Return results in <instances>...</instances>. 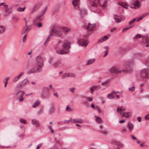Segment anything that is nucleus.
I'll list each match as a JSON object with an SVG mask.
<instances>
[{
    "label": "nucleus",
    "mask_w": 149,
    "mask_h": 149,
    "mask_svg": "<svg viewBox=\"0 0 149 149\" xmlns=\"http://www.w3.org/2000/svg\"><path fill=\"white\" fill-rule=\"evenodd\" d=\"M90 4L91 5V10L96 13H99L100 10L98 6V3L99 2V4L101 7L104 6L107 3V0H89Z\"/></svg>",
    "instance_id": "1"
},
{
    "label": "nucleus",
    "mask_w": 149,
    "mask_h": 149,
    "mask_svg": "<svg viewBox=\"0 0 149 149\" xmlns=\"http://www.w3.org/2000/svg\"><path fill=\"white\" fill-rule=\"evenodd\" d=\"M63 49H58L55 48L56 52L58 54H63L68 53L69 52V49L70 48V42L67 40L63 41L62 45Z\"/></svg>",
    "instance_id": "2"
},
{
    "label": "nucleus",
    "mask_w": 149,
    "mask_h": 149,
    "mask_svg": "<svg viewBox=\"0 0 149 149\" xmlns=\"http://www.w3.org/2000/svg\"><path fill=\"white\" fill-rule=\"evenodd\" d=\"M43 66L35 64V66L32 69L29 70L27 72V74H30L36 73H38L41 72L42 70V68Z\"/></svg>",
    "instance_id": "3"
},
{
    "label": "nucleus",
    "mask_w": 149,
    "mask_h": 149,
    "mask_svg": "<svg viewBox=\"0 0 149 149\" xmlns=\"http://www.w3.org/2000/svg\"><path fill=\"white\" fill-rule=\"evenodd\" d=\"M52 32L50 34L57 37L61 36L63 34L62 31L61 27H55L53 28L51 30Z\"/></svg>",
    "instance_id": "4"
},
{
    "label": "nucleus",
    "mask_w": 149,
    "mask_h": 149,
    "mask_svg": "<svg viewBox=\"0 0 149 149\" xmlns=\"http://www.w3.org/2000/svg\"><path fill=\"white\" fill-rule=\"evenodd\" d=\"M109 71L110 73L115 74L120 73L123 72H127V70H119L116 66H113L109 68Z\"/></svg>",
    "instance_id": "5"
},
{
    "label": "nucleus",
    "mask_w": 149,
    "mask_h": 149,
    "mask_svg": "<svg viewBox=\"0 0 149 149\" xmlns=\"http://www.w3.org/2000/svg\"><path fill=\"white\" fill-rule=\"evenodd\" d=\"M78 44L79 46L86 47L88 43V41L84 39L83 37H81L78 40Z\"/></svg>",
    "instance_id": "6"
},
{
    "label": "nucleus",
    "mask_w": 149,
    "mask_h": 149,
    "mask_svg": "<svg viewBox=\"0 0 149 149\" xmlns=\"http://www.w3.org/2000/svg\"><path fill=\"white\" fill-rule=\"evenodd\" d=\"M141 77L143 78L149 79V70L147 68L143 69L140 73Z\"/></svg>",
    "instance_id": "7"
},
{
    "label": "nucleus",
    "mask_w": 149,
    "mask_h": 149,
    "mask_svg": "<svg viewBox=\"0 0 149 149\" xmlns=\"http://www.w3.org/2000/svg\"><path fill=\"white\" fill-rule=\"evenodd\" d=\"M44 61V58L41 55H39L36 58L35 64L43 66Z\"/></svg>",
    "instance_id": "8"
},
{
    "label": "nucleus",
    "mask_w": 149,
    "mask_h": 149,
    "mask_svg": "<svg viewBox=\"0 0 149 149\" xmlns=\"http://www.w3.org/2000/svg\"><path fill=\"white\" fill-rule=\"evenodd\" d=\"M25 20V22L26 24V25L25 26H24L22 31V33L23 34H27L28 33V32L31 30V27L29 26H27L26 25L27 24V22L26 21L25 19H24Z\"/></svg>",
    "instance_id": "9"
},
{
    "label": "nucleus",
    "mask_w": 149,
    "mask_h": 149,
    "mask_svg": "<svg viewBox=\"0 0 149 149\" xmlns=\"http://www.w3.org/2000/svg\"><path fill=\"white\" fill-rule=\"evenodd\" d=\"M29 83V81L28 80L26 79H24L18 84L17 87L20 89L22 88L28 84Z\"/></svg>",
    "instance_id": "10"
},
{
    "label": "nucleus",
    "mask_w": 149,
    "mask_h": 149,
    "mask_svg": "<svg viewBox=\"0 0 149 149\" xmlns=\"http://www.w3.org/2000/svg\"><path fill=\"white\" fill-rule=\"evenodd\" d=\"M87 29L89 32H92L95 31L96 29L95 24L88 23V26H87Z\"/></svg>",
    "instance_id": "11"
},
{
    "label": "nucleus",
    "mask_w": 149,
    "mask_h": 149,
    "mask_svg": "<svg viewBox=\"0 0 149 149\" xmlns=\"http://www.w3.org/2000/svg\"><path fill=\"white\" fill-rule=\"evenodd\" d=\"M24 74V72H20L13 79L12 82L13 83H15L17 82L21 77Z\"/></svg>",
    "instance_id": "12"
},
{
    "label": "nucleus",
    "mask_w": 149,
    "mask_h": 149,
    "mask_svg": "<svg viewBox=\"0 0 149 149\" xmlns=\"http://www.w3.org/2000/svg\"><path fill=\"white\" fill-rule=\"evenodd\" d=\"M42 95L44 97H48V89L46 87H43L42 88Z\"/></svg>",
    "instance_id": "13"
},
{
    "label": "nucleus",
    "mask_w": 149,
    "mask_h": 149,
    "mask_svg": "<svg viewBox=\"0 0 149 149\" xmlns=\"http://www.w3.org/2000/svg\"><path fill=\"white\" fill-rule=\"evenodd\" d=\"M47 8V6H46L45 9H43L40 12L39 15H38L37 17V18L40 20H42L43 19V15L45 13L46 11V10Z\"/></svg>",
    "instance_id": "14"
},
{
    "label": "nucleus",
    "mask_w": 149,
    "mask_h": 149,
    "mask_svg": "<svg viewBox=\"0 0 149 149\" xmlns=\"http://www.w3.org/2000/svg\"><path fill=\"white\" fill-rule=\"evenodd\" d=\"M63 65L60 61H55V63L53 67L54 68H58L62 67Z\"/></svg>",
    "instance_id": "15"
},
{
    "label": "nucleus",
    "mask_w": 149,
    "mask_h": 149,
    "mask_svg": "<svg viewBox=\"0 0 149 149\" xmlns=\"http://www.w3.org/2000/svg\"><path fill=\"white\" fill-rule=\"evenodd\" d=\"M3 6L4 8L6 9L5 11L8 14H10L11 12L9 10V9L8 8V5L6 4L5 2H2L0 3V6Z\"/></svg>",
    "instance_id": "16"
},
{
    "label": "nucleus",
    "mask_w": 149,
    "mask_h": 149,
    "mask_svg": "<svg viewBox=\"0 0 149 149\" xmlns=\"http://www.w3.org/2000/svg\"><path fill=\"white\" fill-rule=\"evenodd\" d=\"M31 124L36 127H38L40 126V124L38 120L36 119H33L31 120Z\"/></svg>",
    "instance_id": "17"
},
{
    "label": "nucleus",
    "mask_w": 149,
    "mask_h": 149,
    "mask_svg": "<svg viewBox=\"0 0 149 149\" xmlns=\"http://www.w3.org/2000/svg\"><path fill=\"white\" fill-rule=\"evenodd\" d=\"M23 96L22 94L18 92L16 94V98L17 100H18L20 102H21L24 100Z\"/></svg>",
    "instance_id": "18"
},
{
    "label": "nucleus",
    "mask_w": 149,
    "mask_h": 149,
    "mask_svg": "<svg viewBox=\"0 0 149 149\" xmlns=\"http://www.w3.org/2000/svg\"><path fill=\"white\" fill-rule=\"evenodd\" d=\"M132 115L131 112H124L123 113L122 116L125 118H127L130 117Z\"/></svg>",
    "instance_id": "19"
},
{
    "label": "nucleus",
    "mask_w": 149,
    "mask_h": 149,
    "mask_svg": "<svg viewBox=\"0 0 149 149\" xmlns=\"http://www.w3.org/2000/svg\"><path fill=\"white\" fill-rule=\"evenodd\" d=\"M72 4L74 8L77 9L79 6V1L77 0H74L72 1Z\"/></svg>",
    "instance_id": "20"
},
{
    "label": "nucleus",
    "mask_w": 149,
    "mask_h": 149,
    "mask_svg": "<svg viewBox=\"0 0 149 149\" xmlns=\"http://www.w3.org/2000/svg\"><path fill=\"white\" fill-rule=\"evenodd\" d=\"M127 126L128 129L130 132H131L133 131L134 128V125L131 122H129L128 123Z\"/></svg>",
    "instance_id": "21"
},
{
    "label": "nucleus",
    "mask_w": 149,
    "mask_h": 149,
    "mask_svg": "<svg viewBox=\"0 0 149 149\" xmlns=\"http://www.w3.org/2000/svg\"><path fill=\"white\" fill-rule=\"evenodd\" d=\"M62 30H63L64 33H67L71 30V29L70 27H67L66 26H63L61 27Z\"/></svg>",
    "instance_id": "22"
},
{
    "label": "nucleus",
    "mask_w": 149,
    "mask_h": 149,
    "mask_svg": "<svg viewBox=\"0 0 149 149\" xmlns=\"http://www.w3.org/2000/svg\"><path fill=\"white\" fill-rule=\"evenodd\" d=\"M109 37V36H105L101 38L98 40V42H103L107 40Z\"/></svg>",
    "instance_id": "23"
},
{
    "label": "nucleus",
    "mask_w": 149,
    "mask_h": 149,
    "mask_svg": "<svg viewBox=\"0 0 149 149\" xmlns=\"http://www.w3.org/2000/svg\"><path fill=\"white\" fill-rule=\"evenodd\" d=\"M95 61V58H92L89 60L87 62L86 65H87L91 64Z\"/></svg>",
    "instance_id": "24"
},
{
    "label": "nucleus",
    "mask_w": 149,
    "mask_h": 149,
    "mask_svg": "<svg viewBox=\"0 0 149 149\" xmlns=\"http://www.w3.org/2000/svg\"><path fill=\"white\" fill-rule=\"evenodd\" d=\"M9 78V77H6L3 80V82L4 84V87L5 88H6L7 86Z\"/></svg>",
    "instance_id": "25"
},
{
    "label": "nucleus",
    "mask_w": 149,
    "mask_h": 149,
    "mask_svg": "<svg viewBox=\"0 0 149 149\" xmlns=\"http://www.w3.org/2000/svg\"><path fill=\"white\" fill-rule=\"evenodd\" d=\"M95 120L99 124H100L102 122V120L101 118L99 116H95Z\"/></svg>",
    "instance_id": "26"
},
{
    "label": "nucleus",
    "mask_w": 149,
    "mask_h": 149,
    "mask_svg": "<svg viewBox=\"0 0 149 149\" xmlns=\"http://www.w3.org/2000/svg\"><path fill=\"white\" fill-rule=\"evenodd\" d=\"M142 38L143 42L146 43H147L149 42V39L148 36H142Z\"/></svg>",
    "instance_id": "27"
},
{
    "label": "nucleus",
    "mask_w": 149,
    "mask_h": 149,
    "mask_svg": "<svg viewBox=\"0 0 149 149\" xmlns=\"http://www.w3.org/2000/svg\"><path fill=\"white\" fill-rule=\"evenodd\" d=\"M123 106H121L120 107H119L118 108H117V112L119 113L120 114L122 115L123 113H122V111H123Z\"/></svg>",
    "instance_id": "28"
},
{
    "label": "nucleus",
    "mask_w": 149,
    "mask_h": 149,
    "mask_svg": "<svg viewBox=\"0 0 149 149\" xmlns=\"http://www.w3.org/2000/svg\"><path fill=\"white\" fill-rule=\"evenodd\" d=\"M52 34H50L47 37L44 43V46H46L47 45L49 41V40L51 38L50 36H52Z\"/></svg>",
    "instance_id": "29"
},
{
    "label": "nucleus",
    "mask_w": 149,
    "mask_h": 149,
    "mask_svg": "<svg viewBox=\"0 0 149 149\" xmlns=\"http://www.w3.org/2000/svg\"><path fill=\"white\" fill-rule=\"evenodd\" d=\"M40 104V101L38 100H37L32 105V107L33 108H35L38 106Z\"/></svg>",
    "instance_id": "30"
},
{
    "label": "nucleus",
    "mask_w": 149,
    "mask_h": 149,
    "mask_svg": "<svg viewBox=\"0 0 149 149\" xmlns=\"http://www.w3.org/2000/svg\"><path fill=\"white\" fill-rule=\"evenodd\" d=\"M113 92L109 94L107 96V98L109 99H112L114 98V96L113 95Z\"/></svg>",
    "instance_id": "31"
},
{
    "label": "nucleus",
    "mask_w": 149,
    "mask_h": 149,
    "mask_svg": "<svg viewBox=\"0 0 149 149\" xmlns=\"http://www.w3.org/2000/svg\"><path fill=\"white\" fill-rule=\"evenodd\" d=\"M103 48L106 49V50L104 52L105 54L103 56V57H104L106 56H107L108 54V49H109V47L107 46H106V47H104Z\"/></svg>",
    "instance_id": "32"
},
{
    "label": "nucleus",
    "mask_w": 149,
    "mask_h": 149,
    "mask_svg": "<svg viewBox=\"0 0 149 149\" xmlns=\"http://www.w3.org/2000/svg\"><path fill=\"white\" fill-rule=\"evenodd\" d=\"M19 121L22 124H26L27 123L26 120L24 119L20 118L19 119Z\"/></svg>",
    "instance_id": "33"
},
{
    "label": "nucleus",
    "mask_w": 149,
    "mask_h": 149,
    "mask_svg": "<svg viewBox=\"0 0 149 149\" xmlns=\"http://www.w3.org/2000/svg\"><path fill=\"white\" fill-rule=\"evenodd\" d=\"M113 18H114V20H115V21L116 22H117L118 23H119V22H120L121 19H119L116 15H115L114 16Z\"/></svg>",
    "instance_id": "34"
},
{
    "label": "nucleus",
    "mask_w": 149,
    "mask_h": 149,
    "mask_svg": "<svg viewBox=\"0 0 149 149\" xmlns=\"http://www.w3.org/2000/svg\"><path fill=\"white\" fill-rule=\"evenodd\" d=\"M134 5L135 6L139 8L140 7V3L138 0L136 1L134 3Z\"/></svg>",
    "instance_id": "35"
},
{
    "label": "nucleus",
    "mask_w": 149,
    "mask_h": 149,
    "mask_svg": "<svg viewBox=\"0 0 149 149\" xmlns=\"http://www.w3.org/2000/svg\"><path fill=\"white\" fill-rule=\"evenodd\" d=\"M48 63L52 66H54V65L55 63V61H53L52 59H50L48 61Z\"/></svg>",
    "instance_id": "36"
},
{
    "label": "nucleus",
    "mask_w": 149,
    "mask_h": 149,
    "mask_svg": "<svg viewBox=\"0 0 149 149\" xmlns=\"http://www.w3.org/2000/svg\"><path fill=\"white\" fill-rule=\"evenodd\" d=\"M5 28L3 26H0V34L3 33L5 30Z\"/></svg>",
    "instance_id": "37"
},
{
    "label": "nucleus",
    "mask_w": 149,
    "mask_h": 149,
    "mask_svg": "<svg viewBox=\"0 0 149 149\" xmlns=\"http://www.w3.org/2000/svg\"><path fill=\"white\" fill-rule=\"evenodd\" d=\"M119 5L122 6L123 8L126 9H127V6H128V4H125L123 3H120Z\"/></svg>",
    "instance_id": "38"
},
{
    "label": "nucleus",
    "mask_w": 149,
    "mask_h": 149,
    "mask_svg": "<svg viewBox=\"0 0 149 149\" xmlns=\"http://www.w3.org/2000/svg\"><path fill=\"white\" fill-rule=\"evenodd\" d=\"M25 7H18L17 8V10L19 12H23L24 11Z\"/></svg>",
    "instance_id": "39"
},
{
    "label": "nucleus",
    "mask_w": 149,
    "mask_h": 149,
    "mask_svg": "<svg viewBox=\"0 0 149 149\" xmlns=\"http://www.w3.org/2000/svg\"><path fill=\"white\" fill-rule=\"evenodd\" d=\"M111 79H107L104 82H102V85H104L106 84H107L108 83H109Z\"/></svg>",
    "instance_id": "40"
},
{
    "label": "nucleus",
    "mask_w": 149,
    "mask_h": 149,
    "mask_svg": "<svg viewBox=\"0 0 149 149\" xmlns=\"http://www.w3.org/2000/svg\"><path fill=\"white\" fill-rule=\"evenodd\" d=\"M133 26H131L129 27H127L124 28L123 29V30H122V32H125L126 31L128 30L130 28H131Z\"/></svg>",
    "instance_id": "41"
},
{
    "label": "nucleus",
    "mask_w": 149,
    "mask_h": 149,
    "mask_svg": "<svg viewBox=\"0 0 149 149\" xmlns=\"http://www.w3.org/2000/svg\"><path fill=\"white\" fill-rule=\"evenodd\" d=\"M77 123H84V121L82 119L77 118Z\"/></svg>",
    "instance_id": "42"
},
{
    "label": "nucleus",
    "mask_w": 149,
    "mask_h": 149,
    "mask_svg": "<svg viewBox=\"0 0 149 149\" xmlns=\"http://www.w3.org/2000/svg\"><path fill=\"white\" fill-rule=\"evenodd\" d=\"M85 98L89 102H92L93 100V98L88 96H86Z\"/></svg>",
    "instance_id": "43"
},
{
    "label": "nucleus",
    "mask_w": 149,
    "mask_h": 149,
    "mask_svg": "<svg viewBox=\"0 0 149 149\" xmlns=\"http://www.w3.org/2000/svg\"><path fill=\"white\" fill-rule=\"evenodd\" d=\"M94 90H99L100 89V87L99 85H95L92 86Z\"/></svg>",
    "instance_id": "44"
},
{
    "label": "nucleus",
    "mask_w": 149,
    "mask_h": 149,
    "mask_svg": "<svg viewBox=\"0 0 149 149\" xmlns=\"http://www.w3.org/2000/svg\"><path fill=\"white\" fill-rule=\"evenodd\" d=\"M68 77H75L76 75L75 74L72 73H68Z\"/></svg>",
    "instance_id": "45"
},
{
    "label": "nucleus",
    "mask_w": 149,
    "mask_h": 149,
    "mask_svg": "<svg viewBox=\"0 0 149 149\" xmlns=\"http://www.w3.org/2000/svg\"><path fill=\"white\" fill-rule=\"evenodd\" d=\"M89 89L90 91V93L92 94H93L95 91L94 90L93 87L92 86L90 87L89 88Z\"/></svg>",
    "instance_id": "46"
},
{
    "label": "nucleus",
    "mask_w": 149,
    "mask_h": 149,
    "mask_svg": "<svg viewBox=\"0 0 149 149\" xmlns=\"http://www.w3.org/2000/svg\"><path fill=\"white\" fill-rule=\"evenodd\" d=\"M77 118L76 119H70V122L71 123H77Z\"/></svg>",
    "instance_id": "47"
},
{
    "label": "nucleus",
    "mask_w": 149,
    "mask_h": 149,
    "mask_svg": "<svg viewBox=\"0 0 149 149\" xmlns=\"http://www.w3.org/2000/svg\"><path fill=\"white\" fill-rule=\"evenodd\" d=\"M27 35V34H26L23 37L22 40V41L23 42H26V38Z\"/></svg>",
    "instance_id": "48"
},
{
    "label": "nucleus",
    "mask_w": 149,
    "mask_h": 149,
    "mask_svg": "<svg viewBox=\"0 0 149 149\" xmlns=\"http://www.w3.org/2000/svg\"><path fill=\"white\" fill-rule=\"evenodd\" d=\"M72 110V109L69 107V106H67L65 109V110L67 111H71Z\"/></svg>",
    "instance_id": "49"
},
{
    "label": "nucleus",
    "mask_w": 149,
    "mask_h": 149,
    "mask_svg": "<svg viewBox=\"0 0 149 149\" xmlns=\"http://www.w3.org/2000/svg\"><path fill=\"white\" fill-rule=\"evenodd\" d=\"M135 89V87L134 86H132L129 88V90L133 92Z\"/></svg>",
    "instance_id": "50"
},
{
    "label": "nucleus",
    "mask_w": 149,
    "mask_h": 149,
    "mask_svg": "<svg viewBox=\"0 0 149 149\" xmlns=\"http://www.w3.org/2000/svg\"><path fill=\"white\" fill-rule=\"evenodd\" d=\"M142 36H141V35L140 34H137L134 37V39H137L139 38H142Z\"/></svg>",
    "instance_id": "51"
},
{
    "label": "nucleus",
    "mask_w": 149,
    "mask_h": 149,
    "mask_svg": "<svg viewBox=\"0 0 149 149\" xmlns=\"http://www.w3.org/2000/svg\"><path fill=\"white\" fill-rule=\"evenodd\" d=\"M37 26L39 28L42 26V25L41 22H39L37 24Z\"/></svg>",
    "instance_id": "52"
},
{
    "label": "nucleus",
    "mask_w": 149,
    "mask_h": 149,
    "mask_svg": "<svg viewBox=\"0 0 149 149\" xmlns=\"http://www.w3.org/2000/svg\"><path fill=\"white\" fill-rule=\"evenodd\" d=\"M67 77H68V73H66L63 74L62 77V78L64 79Z\"/></svg>",
    "instance_id": "53"
},
{
    "label": "nucleus",
    "mask_w": 149,
    "mask_h": 149,
    "mask_svg": "<svg viewBox=\"0 0 149 149\" xmlns=\"http://www.w3.org/2000/svg\"><path fill=\"white\" fill-rule=\"evenodd\" d=\"M48 128L49 129V130L50 131L51 133L52 134L54 133V131L53 130V129L52 127H51V126H48Z\"/></svg>",
    "instance_id": "54"
},
{
    "label": "nucleus",
    "mask_w": 149,
    "mask_h": 149,
    "mask_svg": "<svg viewBox=\"0 0 149 149\" xmlns=\"http://www.w3.org/2000/svg\"><path fill=\"white\" fill-rule=\"evenodd\" d=\"M75 89V88L74 87H72L69 89V91L72 92V93H74V90Z\"/></svg>",
    "instance_id": "55"
},
{
    "label": "nucleus",
    "mask_w": 149,
    "mask_h": 149,
    "mask_svg": "<svg viewBox=\"0 0 149 149\" xmlns=\"http://www.w3.org/2000/svg\"><path fill=\"white\" fill-rule=\"evenodd\" d=\"M149 15V13H144L143 14L142 16V17H145L148 15Z\"/></svg>",
    "instance_id": "56"
},
{
    "label": "nucleus",
    "mask_w": 149,
    "mask_h": 149,
    "mask_svg": "<svg viewBox=\"0 0 149 149\" xmlns=\"http://www.w3.org/2000/svg\"><path fill=\"white\" fill-rule=\"evenodd\" d=\"M42 145V144L41 143H39L37 146L36 148V149H39Z\"/></svg>",
    "instance_id": "57"
},
{
    "label": "nucleus",
    "mask_w": 149,
    "mask_h": 149,
    "mask_svg": "<svg viewBox=\"0 0 149 149\" xmlns=\"http://www.w3.org/2000/svg\"><path fill=\"white\" fill-rule=\"evenodd\" d=\"M145 118L146 119H149V113L147 114L145 116Z\"/></svg>",
    "instance_id": "58"
},
{
    "label": "nucleus",
    "mask_w": 149,
    "mask_h": 149,
    "mask_svg": "<svg viewBox=\"0 0 149 149\" xmlns=\"http://www.w3.org/2000/svg\"><path fill=\"white\" fill-rule=\"evenodd\" d=\"M70 121V119L68 120H65L64 123H65L68 124Z\"/></svg>",
    "instance_id": "59"
},
{
    "label": "nucleus",
    "mask_w": 149,
    "mask_h": 149,
    "mask_svg": "<svg viewBox=\"0 0 149 149\" xmlns=\"http://www.w3.org/2000/svg\"><path fill=\"white\" fill-rule=\"evenodd\" d=\"M131 137H132V138L133 140H136L137 139V138H136L135 136H134L133 135H132Z\"/></svg>",
    "instance_id": "60"
},
{
    "label": "nucleus",
    "mask_w": 149,
    "mask_h": 149,
    "mask_svg": "<svg viewBox=\"0 0 149 149\" xmlns=\"http://www.w3.org/2000/svg\"><path fill=\"white\" fill-rule=\"evenodd\" d=\"M125 120H120L119 121V123H123L125 122Z\"/></svg>",
    "instance_id": "61"
},
{
    "label": "nucleus",
    "mask_w": 149,
    "mask_h": 149,
    "mask_svg": "<svg viewBox=\"0 0 149 149\" xmlns=\"http://www.w3.org/2000/svg\"><path fill=\"white\" fill-rule=\"evenodd\" d=\"M54 95L56 97H58V94L57 93H54Z\"/></svg>",
    "instance_id": "62"
},
{
    "label": "nucleus",
    "mask_w": 149,
    "mask_h": 149,
    "mask_svg": "<svg viewBox=\"0 0 149 149\" xmlns=\"http://www.w3.org/2000/svg\"><path fill=\"white\" fill-rule=\"evenodd\" d=\"M20 93L22 94V95L23 96V94L25 92L24 91H19Z\"/></svg>",
    "instance_id": "63"
},
{
    "label": "nucleus",
    "mask_w": 149,
    "mask_h": 149,
    "mask_svg": "<svg viewBox=\"0 0 149 149\" xmlns=\"http://www.w3.org/2000/svg\"><path fill=\"white\" fill-rule=\"evenodd\" d=\"M137 119L139 122H140L141 121V118L140 117H138L137 118Z\"/></svg>",
    "instance_id": "64"
}]
</instances>
